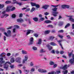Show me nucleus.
<instances>
[{"label":"nucleus","instance_id":"obj_1","mask_svg":"<svg viewBox=\"0 0 74 74\" xmlns=\"http://www.w3.org/2000/svg\"><path fill=\"white\" fill-rule=\"evenodd\" d=\"M7 34L6 32H4V34L6 36V37H10L11 36V31L9 30L7 32Z\"/></svg>","mask_w":74,"mask_h":74},{"label":"nucleus","instance_id":"obj_2","mask_svg":"<svg viewBox=\"0 0 74 74\" xmlns=\"http://www.w3.org/2000/svg\"><path fill=\"white\" fill-rule=\"evenodd\" d=\"M29 58V56L27 55H25L24 56V59H23V60L22 63L23 64L24 63H26V62L27 60V59H28V58Z\"/></svg>","mask_w":74,"mask_h":74},{"label":"nucleus","instance_id":"obj_3","mask_svg":"<svg viewBox=\"0 0 74 74\" xmlns=\"http://www.w3.org/2000/svg\"><path fill=\"white\" fill-rule=\"evenodd\" d=\"M38 72H39L40 73H43L47 72V70L41 69H38Z\"/></svg>","mask_w":74,"mask_h":74},{"label":"nucleus","instance_id":"obj_4","mask_svg":"<svg viewBox=\"0 0 74 74\" xmlns=\"http://www.w3.org/2000/svg\"><path fill=\"white\" fill-rule=\"evenodd\" d=\"M11 63H10L9 62H6L4 66V69H5L7 70V69H8V65L7 64H10Z\"/></svg>","mask_w":74,"mask_h":74},{"label":"nucleus","instance_id":"obj_5","mask_svg":"<svg viewBox=\"0 0 74 74\" xmlns=\"http://www.w3.org/2000/svg\"><path fill=\"white\" fill-rule=\"evenodd\" d=\"M69 66H70V65L67 66V65L66 64L63 67H60V68L61 69H63V70H66V69H67V67H69Z\"/></svg>","mask_w":74,"mask_h":74},{"label":"nucleus","instance_id":"obj_6","mask_svg":"<svg viewBox=\"0 0 74 74\" xmlns=\"http://www.w3.org/2000/svg\"><path fill=\"white\" fill-rule=\"evenodd\" d=\"M16 62L17 63H21V57H17L16 58L15 60Z\"/></svg>","mask_w":74,"mask_h":74},{"label":"nucleus","instance_id":"obj_7","mask_svg":"<svg viewBox=\"0 0 74 74\" xmlns=\"http://www.w3.org/2000/svg\"><path fill=\"white\" fill-rule=\"evenodd\" d=\"M72 59H71L69 60V62H70L71 64L73 63L74 62V54H72Z\"/></svg>","mask_w":74,"mask_h":74},{"label":"nucleus","instance_id":"obj_8","mask_svg":"<svg viewBox=\"0 0 74 74\" xmlns=\"http://www.w3.org/2000/svg\"><path fill=\"white\" fill-rule=\"evenodd\" d=\"M68 17H69V20L71 21V22H74V18H73L72 17L73 16H67Z\"/></svg>","mask_w":74,"mask_h":74},{"label":"nucleus","instance_id":"obj_9","mask_svg":"<svg viewBox=\"0 0 74 74\" xmlns=\"http://www.w3.org/2000/svg\"><path fill=\"white\" fill-rule=\"evenodd\" d=\"M12 6H8L6 8V11L7 12H8V11H10L11 10V9Z\"/></svg>","mask_w":74,"mask_h":74},{"label":"nucleus","instance_id":"obj_10","mask_svg":"<svg viewBox=\"0 0 74 74\" xmlns=\"http://www.w3.org/2000/svg\"><path fill=\"white\" fill-rule=\"evenodd\" d=\"M52 13L53 16L55 17L57 16V14H58V12H52Z\"/></svg>","mask_w":74,"mask_h":74},{"label":"nucleus","instance_id":"obj_11","mask_svg":"<svg viewBox=\"0 0 74 74\" xmlns=\"http://www.w3.org/2000/svg\"><path fill=\"white\" fill-rule=\"evenodd\" d=\"M49 7V5H43L42 7V8H44L45 10H46L48 8V7Z\"/></svg>","mask_w":74,"mask_h":74},{"label":"nucleus","instance_id":"obj_12","mask_svg":"<svg viewBox=\"0 0 74 74\" xmlns=\"http://www.w3.org/2000/svg\"><path fill=\"white\" fill-rule=\"evenodd\" d=\"M33 38L32 37L30 38L29 44L32 45L33 44Z\"/></svg>","mask_w":74,"mask_h":74},{"label":"nucleus","instance_id":"obj_13","mask_svg":"<svg viewBox=\"0 0 74 74\" xmlns=\"http://www.w3.org/2000/svg\"><path fill=\"white\" fill-rule=\"evenodd\" d=\"M33 32V30H27V32L26 33L27 35H28V34H29L30 33V32Z\"/></svg>","mask_w":74,"mask_h":74},{"label":"nucleus","instance_id":"obj_14","mask_svg":"<svg viewBox=\"0 0 74 74\" xmlns=\"http://www.w3.org/2000/svg\"><path fill=\"white\" fill-rule=\"evenodd\" d=\"M22 53L23 55H26L27 54V52L25 50H22Z\"/></svg>","mask_w":74,"mask_h":74},{"label":"nucleus","instance_id":"obj_15","mask_svg":"<svg viewBox=\"0 0 74 74\" xmlns=\"http://www.w3.org/2000/svg\"><path fill=\"white\" fill-rule=\"evenodd\" d=\"M50 44L52 46H56L57 45L56 44L54 43V42H52L50 43Z\"/></svg>","mask_w":74,"mask_h":74},{"label":"nucleus","instance_id":"obj_16","mask_svg":"<svg viewBox=\"0 0 74 74\" xmlns=\"http://www.w3.org/2000/svg\"><path fill=\"white\" fill-rule=\"evenodd\" d=\"M42 42V40L41 39H39L38 40V44L40 45L41 44V42Z\"/></svg>","mask_w":74,"mask_h":74},{"label":"nucleus","instance_id":"obj_17","mask_svg":"<svg viewBox=\"0 0 74 74\" xmlns=\"http://www.w3.org/2000/svg\"><path fill=\"white\" fill-rule=\"evenodd\" d=\"M17 21V22H23V20L21 18L18 19Z\"/></svg>","mask_w":74,"mask_h":74},{"label":"nucleus","instance_id":"obj_18","mask_svg":"<svg viewBox=\"0 0 74 74\" xmlns=\"http://www.w3.org/2000/svg\"><path fill=\"white\" fill-rule=\"evenodd\" d=\"M14 62H15V59H14V58L13 57L10 60V62L11 63H14Z\"/></svg>","mask_w":74,"mask_h":74},{"label":"nucleus","instance_id":"obj_19","mask_svg":"<svg viewBox=\"0 0 74 74\" xmlns=\"http://www.w3.org/2000/svg\"><path fill=\"white\" fill-rule=\"evenodd\" d=\"M50 32V31L47 30L44 32V33L45 34H49V33Z\"/></svg>","mask_w":74,"mask_h":74},{"label":"nucleus","instance_id":"obj_20","mask_svg":"<svg viewBox=\"0 0 74 74\" xmlns=\"http://www.w3.org/2000/svg\"><path fill=\"white\" fill-rule=\"evenodd\" d=\"M33 19L35 21V22H38V18L37 17H34L33 18Z\"/></svg>","mask_w":74,"mask_h":74},{"label":"nucleus","instance_id":"obj_21","mask_svg":"<svg viewBox=\"0 0 74 74\" xmlns=\"http://www.w3.org/2000/svg\"><path fill=\"white\" fill-rule=\"evenodd\" d=\"M45 23H52V21L49 20H47L45 21Z\"/></svg>","mask_w":74,"mask_h":74},{"label":"nucleus","instance_id":"obj_22","mask_svg":"<svg viewBox=\"0 0 74 74\" xmlns=\"http://www.w3.org/2000/svg\"><path fill=\"white\" fill-rule=\"evenodd\" d=\"M47 47H48V48H49V51H51V50L52 49V47L50 46H49V45H47Z\"/></svg>","mask_w":74,"mask_h":74},{"label":"nucleus","instance_id":"obj_23","mask_svg":"<svg viewBox=\"0 0 74 74\" xmlns=\"http://www.w3.org/2000/svg\"><path fill=\"white\" fill-rule=\"evenodd\" d=\"M54 38V37L53 36H50L49 37V40H51V41H52L53 40V39Z\"/></svg>","mask_w":74,"mask_h":74},{"label":"nucleus","instance_id":"obj_24","mask_svg":"<svg viewBox=\"0 0 74 74\" xmlns=\"http://www.w3.org/2000/svg\"><path fill=\"white\" fill-rule=\"evenodd\" d=\"M57 10H58V8H55L52 9L53 11L54 12H56V11H57Z\"/></svg>","mask_w":74,"mask_h":74},{"label":"nucleus","instance_id":"obj_25","mask_svg":"<svg viewBox=\"0 0 74 74\" xmlns=\"http://www.w3.org/2000/svg\"><path fill=\"white\" fill-rule=\"evenodd\" d=\"M30 4H31L32 6V7H34L36 5V3L33 2H31Z\"/></svg>","mask_w":74,"mask_h":74},{"label":"nucleus","instance_id":"obj_26","mask_svg":"<svg viewBox=\"0 0 74 74\" xmlns=\"http://www.w3.org/2000/svg\"><path fill=\"white\" fill-rule=\"evenodd\" d=\"M16 4H18V5H19L20 6H21V5H22V3H19L18 2H16Z\"/></svg>","mask_w":74,"mask_h":74},{"label":"nucleus","instance_id":"obj_27","mask_svg":"<svg viewBox=\"0 0 74 74\" xmlns=\"http://www.w3.org/2000/svg\"><path fill=\"white\" fill-rule=\"evenodd\" d=\"M68 56L69 57V58H70L71 57V56H72V55H74V54H73L72 53H69V52H68Z\"/></svg>","mask_w":74,"mask_h":74},{"label":"nucleus","instance_id":"obj_28","mask_svg":"<svg viewBox=\"0 0 74 74\" xmlns=\"http://www.w3.org/2000/svg\"><path fill=\"white\" fill-rule=\"evenodd\" d=\"M59 73H60V71L59 70L56 71V72L54 73L55 74H58Z\"/></svg>","mask_w":74,"mask_h":74},{"label":"nucleus","instance_id":"obj_29","mask_svg":"<svg viewBox=\"0 0 74 74\" xmlns=\"http://www.w3.org/2000/svg\"><path fill=\"white\" fill-rule=\"evenodd\" d=\"M63 73L64 74H67V73H68V70H65L64 71H63Z\"/></svg>","mask_w":74,"mask_h":74},{"label":"nucleus","instance_id":"obj_30","mask_svg":"<svg viewBox=\"0 0 74 74\" xmlns=\"http://www.w3.org/2000/svg\"><path fill=\"white\" fill-rule=\"evenodd\" d=\"M35 10H36V8H32L30 10V12H33V11H35Z\"/></svg>","mask_w":74,"mask_h":74},{"label":"nucleus","instance_id":"obj_31","mask_svg":"<svg viewBox=\"0 0 74 74\" xmlns=\"http://www.w3.org/2000/svg\"><path fill=\"white\" fill-rule=\"evenodd\" d=\"M30 71H32V72H34V71H35V68H32L31 69Z\"/></svg>","mask_w":74,"mask_h":74},{"label":"nucleus","instance_id":"obj_32","mask_svg":"<svg viewBox=\"0 0 74 74\" xmlns=\"http://www.w3.org/2000/svg\"><path fill=\"white\" fill-rule=\"evenodd\" d=\"M70 23H68L65 26L64 28L65 29H66V28H67L68 27H69L70 26Z\"/></svg>","mask_w":74,"mask_h":74},{"label":"nucleus","instance_id":"obj_33","mask_svg":"<svg viewBox=\"0 0 74 74\" xmlns=\"http://www.w3.org/2000/svg\"><path fill=\"white\" fill-rule=\"evenodd\" d=\"M35 6L37 8H39L40 7V5H39L38 4H36V3Z\"/></svg>","mask_w":74,"mask_h":74},{"label":"nucleus","instance_id":"obj_34","mask_svg":"<svg viewBox=\"0 0 74 74\" xmlns=\"http://www.w3.org/2000/svg\"><path fill=\"white\" fill-rule=\"evenodd\" d=\"M14 28L16 29H19V27L17 25H15L14 26Z\"/></svg>","mask_w":74,"mask_h":74},{"label":"nucleus","instance_id":"obj_35","mask_svg":"<svg viewBox=\"0 0 74 74\" xmlns=\"http://www.w3.org/2000/svg\"><path fill=\"white\" fill-rule=\"evenodd\" d=\"M54 64H55V63L54 62H50L49 63V64H50V65H53Z\"/></svg>","mask_w":74,"mask_h":74},{"label":"nucleus","instance_id":"obj_36","mask_svg":"<svg viewBox=\"0 0 74 74\" xmlns=\"http://www.w3.org/2000/svg\"><path fill=\"white\" fill-rule=\"evenodd\" d=\"M11 2L10 1H7L5 2V4H10L11 3Z\"/></svg>","mask_w":74,"mask_h":74},{"label":"nucleus","instance_id":"obj_37","mask_svg":"<svg viewBox=\"0 0 74 74\" xmlns=\"http://www.w3.org/2000/svg\"><path fill=\"white\" fill-rule=\"evenodd\" d=\"M32 49L33 50H34V51H36L37 49V48L35 47H32Z\"/></svg>","mask_w":74,"mask_h":74},{"label":"nucleus","instance_id":"obj_38","mask_svg":"<svg viewBox=\"0 0 74 74\" xmlns=\"http://www.w3.org/2000/svg\"><path fill=\"white\" fill-rule=\"evenodd\" d=\"M61 7L62 8H63L64 9H65V8H66V5H62Z\"/></svg>","mask_w":74,"mask_h":74},{"label":"nucleus","instance_id":"obj_39","mask_svg":"<svg viewBox=\"0 0 74 74\" xmlns=\"http://www.w3.org/2000/svg\"><path fill=\"white\" fill-rule=\"evenodd\" d=\"M4 7V5L2 4H0V8H3V7Z\"/></svg>","mask_w":74,"mask_h":74},{"label":"nucleus","instance_id":"obj_40","mask_svg":"<svg viewBox=\"0 0 74 74\" xmlns=\"http://www.w3.org/2000/svg\"><path fill=\"white\" fill-rule=\"evenodd\" d=\"M47 27H51L52 28H53V26H52V25H47Z\"/></svg>","mask_w":74,"mask_h":74},{"label":"nucleus","instance_id":"obj_41","mask_svg":"<svg viewBox=\"0 0 74 74\" xmlns=\"http://www.w3.org/2000/svg\"><path fill=\"white\" fill-rule=\"evenodd\" d=\"M5 63V61H3L2 60L0 61V64H3V63Z\"/></svg>","mask_w":74,"mask_h":74},{"label":"nucleus","instance_id":"obj_42","mask_svg":"<svg viewBox=\"0 0 74 74\" xmlns=\"http://www.w3.org/2000/svg\"><path fill=\"white\" fill-rule=\"evenodd\" d=\"M30 65L31 66H34L33 62H31L30 64Z\"/></svg>","mask_w":74,"mask_h":74},{"label":"nucleus","instance_id":"obj_43","mask_svg":"<svg viewBox=\"0 0 74 74\" xmlns=\"http://www.w3.org/2000/svg\"><path fill=\"white\" fill-rule=\"evenodd\" d=\"M30 10V8H28L26 9L25 10V12H28V11H29Z\"/></svg>","mask_w":74,"mask_h":74},{"label":"nucleus","instance_id":"obj_44","mask_svg":"<svg viewBox=\"0 0 74 74\" xmlns=\"http://www.w3.org/2000/svg\"><path fill=\"white\" fill-rule=\"evenodd\" d=\"M4 16L5 18H7V16H9V15H8V14H4Z\"/></svg>","mask_w":74,"mask_h":74},{"label":"nucleus","instance_id":"obj_45","mask_svg":"<svg viewBox=\"0 0 74 74\" xmlns=\"http://www.w3.org/2000/svg\"><path fill=\"white\" fill-rule=\"evenodd\" d=\"M58 33H63L64 32V30L62 29L61 30H60L58 32Z\"/></svg>","mask_w":74,"mask_h":74},{"label":"nucleus","instance_id":"obj_46","mask_svg":"<svg viewBox=\"0 0 74 74\" xmlns=\"http://www.w3.org/2000/svg\"><path fill=\"white\" fill-rule=\"evenodd\" d=\"M64 23L63 22H60L59 25L60 26H62V25H63V23Z\"/></svg>","mask_w":74,"mask_h":74},{"label":"nucleus","instance_id":"obj_47","mask_svg":"<svg viewBox=\"0 0 74 74\" xmlns=\"http://www.w3.org/2000/svg\"><path fill=\"white\" fill-rule=\"evenodd\" d=\"M16 32V29L14 28L13 29V32L14 33H15Z\"/></svg>","mask_w":74,"mask_h":74},{"label":"nucleus","instance_id":"obj_48","mask_svg":"<svg viewBox=\"0 0 74 74\" xmlns=\"http://www.w3.org/2000/svg\"><path fill=\"white\" fill-rule=\"evenodd\" d=\"M40 53H43L44 52H45V51H44V50H43V49H42L40 50Z\"/></svg>","mask_w":74,"mask_h":74},{"label":"nucleus","instance_id":"obj_49","mask_svg":"<svg viewBox=\"0 0 74 74\" xmlns=\"http://www.w3.org/2000/svg\"><path fill=\"white\" fill-rule=\"evenodd\" d=\"M5 55V54L4 53H3L1 54L0 56L1 57H3V55Z\"/></svg>","mask_w":74,"mask_h":74},{"label":"nucleus","instance_id":"obj_50","mask_svg":"<svg viewBox=\"0 0 74 74\" xmlns=\"http://www.w3.org/2000/svg\"><path fill=\"white\" fill-rule=\"evenodd\" d=\"M34 36L36 37H37L38 36V35L37 34H34Z\"/></svg>","mask_w":74,"mask_h":74},{"label":"nucleus","instance_id":"obj_51","mask_svg":"<svg viewBox=\"0 0 74 74\" xmlns=\"http://www.w3.org/2000/svg\"><path fill=\"white\" fill-rule=\"evenodd\" d=\"M54 73H55V71H53L51 72H49V73H48V74H54Z\"/></svg>","mask_w":74,"mask_h":74},{"label":"nucleus","instance_id":"obj_52","mask_svg":"<svg viewBox=\"0 0 74 74\" xmlns=\"http://www.w3.org/2000/svg\"><path fill=\"white\" fill-rule=\"evenodd\" d=\"M40 21H43L44 20V18H42L40 19Z\"/></svg>","mask_w":74,"mask_h":74},{"label":"nucleus","instance_id":"obj_53","mask_svg":"<svg viewBox=\"0 0 74 74\" xmlns=\"http://www.w3.org/2000/svg\"><path fill=\"white\" fill-rule=\"evenodd\" d=\"M58 66V65L57 64H55L53 66V68H56V67Z\"/></svg>","mask_w":74,"mask_h":74},{"label":"nucleus","instance_id":"obj_54","mask_svg":"<svg viewBox=\"0 0 74 74\" xmlns=\"http://www.w3.org/2000/svg\"><path fill=\"white\" fill-rule=\"evenodd\" d=\"M58 37H59L61 38H63V36H60V35H58Z\"/></svg>","mask_w":74,"mask_h":74},{"label":"nucleus","instance_id":"obj_55","mask_svg":"<svg viewBox=\"0 0 74 74\" xmlns=\"http://www.w3.org/2000/svg\"><path fill=\"white\" fill-rule=\"evenodd\" d=\"M15 9V8L14 7L12 8H11V10L12 11H14V10Z\"/></svg>","mask_w":74,"mask_h":74},{"label":"nucleus","instance_id":"obj_56","mask_svg":"<svg viewBox=\"0 0 74 74\" xmlns=\"http://www.w3.org/2000/svg\"><path fill=\"white\" fill-rule=\"evenodd\" d=\"M12 17L13 18H15V17H16V15L15 14H13L12 15Z\"/></svg>","mask_w":74,"mask_h":74},{"label":"nucleus","instance_id":"obj_57","mask_svg":"<svg viewBox=\"0 0 74 74\" xmlns=\"http://www.w3.org/2000/svg\"><path fill=\"white\" fill-rule=\"evenodd\" d=\"M45 15L47 16V15H48L49 14V13H48L47 12H46L44 13Z\"/></svg>","mask_w":74,"mask_h":74},{"label":"nucleus","instance_id":"obj_58","mask_svg":"<svg viewBox=\"0 0 74 74\" xmlns=\"http://www.w3.org/2000/svg\"><path fill=\"white\" fill-rule=\"evenodd\" d=\"M69 5H65V8H69Z\"/></svg>","mask_w":74,"mask_h":74},{"label":"nucleus","instance_id":"obj_59","mask_svg":"<svg viewBox=\"0 0 74 74\" xmlns=\"http://www.w3.org/2000/svg\"><path fill=\"white\" fill-rule=\"evenodd\" d=\"M23 15L21 13V14H20V15L19 16V17H20V18H21V17H22Z\"/></svg>","mask_w":74,"mask_h":74},{"label":"nucleus","instance_id":"obj_60","mask_svg":"<svg viewBox=\"0 0 74 74\" xmlns=\"http://www.w3.org/2000/svg\"><path fill=\"white\" fill-rule=\"evenodd\" d=\"M10 55H11V53H7V56H10Z\"/></svg>","mask_w":74,"mask_h":74},{"label":"nucleus","instance_id":"obj_61","mask_svg":"<svg viewBox=\"0 0 74 74\" xmlns=\"http://www.w3.org/2000/svg\"><path fill=\"white\" fill-rule=\"evenodd\" d=\"M3 40L4 41H6V37L5 36H3Z\"/></svg>","mask_w":74,"mask_h":74},{"label":"nucleus","instance_id":"obj_62","mask_svg":"<svg viewBox=\"0 0 74 74\" xmlns=\"http://www.w3.org/2000/svg\"><path fill=\"white\" fill-rule=\"evenodd\" d=\"M4 15H3L1 16V18H4Z\"/></svg>","mask_w":74,"mask_h":74},{"label":"nucleus","instance_id":"obj_63","mask_svg":"<svg viewBox=\"0 0 74 74\" xmlns=\"http://www.w3.org/2000/svg\"><path fill=\"white\" fill-rule=\"evenodd\" d=\"M51 52L52 53H55V51L53 50L51 51Z\"/></svg>","mask_w":74,"mask_h":74},{"label":"nucleus","instance_id":"obj_64","mask_svg":"<svg viewBox=\"0 0 74 74\" xmlns=\"http://www.w3.org/2000/svg\"><path fill=\"white\" fill-rule=\"evenodd\" d=\"M72 27L73 29H74V24H72Z\"/></svg>","mask_w":74,"mask_h":74}]
</instances>
